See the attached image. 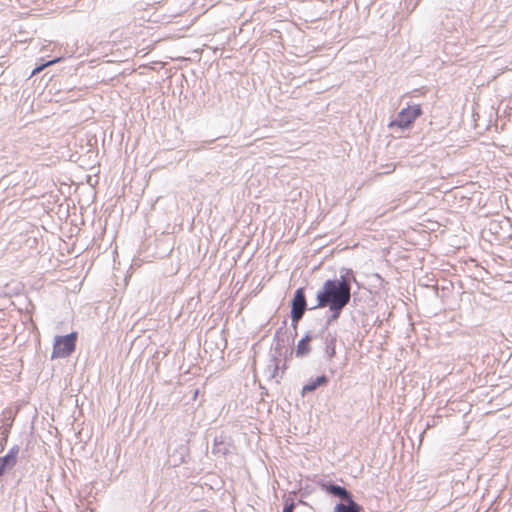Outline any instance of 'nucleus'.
I'll use <instances>...</instances> for the list:
<instances>
[{"label": "nucleus", "mask_w": 512, "mask_h": 512, "mask_svg": "<svg viewBox=\"0 0 512 512\" xmlns=\"http://www.w3.org/2000/svg\"><path fill=\"white\" fill-rule=\"evenodd\" d=\"M422 114L421 107L419 105L409 106L402 109L397 117L390 122L389 127H398L400 129H406L412 125V123Z\"/></svg>", "instance_id": "3"}, {"label": "nucleus", "mask_w": 512, "mask_h": 512, "mask_svg": "<svg viewBox=\"0 0 512 512\" xmlns=\"http://www.w3.org/2000/svg\"><path fill=\"white\" fill-rule=\"evenodd\" d=\"M328 383V378L325 375L318 376L314 380H310L306 385L302 388V396L306 395L307 393H311L315 391L320 386H325Z\"/></svg>", "instance_id": "9"}, {"label": "nucleus", "mask_w": 512, "mask_h": 512, "mask_svg": "<svg viewBox=\"0 0 512 512\" xmlns=\"http://www.w3.org/2000/svg\"><path fill=\"white\" fill-rule=\"evenodd\" d=\"M77 333L71 332L65 336H56L52 358H65L74 352L76 347Z\"/></svg>", "instance_id": "2"}, {"label": "nucleus", "mask_w": 512, "mask_h": 512, "mask_svg": "<svg viewBox=\"0 0 512 512\" xmlns=\"http://www.w3.org/2000/svg\"><path fill=\"white\" fill-rule=\"evenodd\" d=\"M321 488L328 494L340 498L343 502L352 498V494L346 488L334 483H322Z\"/></svg>", "instance_id": "5"}, {"label": "nucleus", "mask_w": 512, "mask_h": 512, "mask_svg": "<svg viewBox=\"0 0 512 512\" xmlns=\"http://www.w3.org/2000/svg\"><path fill=\"white\" fill-rule=\"evenodd\" d=\"M57 60H51L48 61L46 64L41 65L40 67H37L33 70L32 75H35L36 73L40 72L44 67L49 66L53 63H55Z\"/></svg>", "instance_id": "14"}, {"label": "nucleus", "mask_w": 512, "mask_h": 512, "mask_svg": "<svg viewBox=\"0 0 512 512\" xmlns=\"http://www.w3.org/2000/svg\"><path fill=\"white\" fill-rule=\"evenodd\" d=\"M313 339V336L310 335L309 333H307L297 344L296 346V350H295V355L296 357L298 358H303L305 356H307L310 351H311V347H310V341Z\"/></svg>", "instance_id": "7"}, {"label": "nucleus", "mask_w": 512, "mask_h": 512, "mask_svg": "<svg viewBox=\"0 0 512 512\" xmlns=\"http://www.w3.org/2000/svg\"><path fill=\"white\" fill-rule=\"evenodd\" d=\"M362 507L353 500V497L345 502L336 504L333 512H361Z\"/></svg>", "instance_id": "8"}, {"label": "nucleus", "mask_w": 512, "mask_h": 512, "mask_svg": "<svg viewBox=\"0 0 512 512\" xmlns=\"http://www.w3.org/2000/svg\"><path fill=\"white\" fill-rule=\"evenodd\" d=\"M229 452L227 444L224 443L223 440H219L218 438H215L214 445L212 448L213 454L218 455H226Z\"/></svg>", "instance_id": "10"}, {"label": "nucleus", "mask_w": 512, "mask_h": 512, "mask_svg": "<svg viewBox=\"0 0 512 512\" xmlns=\"http://www.w3.org/2000/svg\"><path fill=\"white\" fill-rule=\"evenodd\" d=\"M294 508H295V502L293 500H290V501L287 500L285 502L283 512H293Z\"/></svg>", "instance_id": "13"}, {"label": "nucleus", "mask_w": 512, "mask_h": 512, "mask_svg": "<svg viewBox=\"0 0 512 512\" xmlns=\"http://www.w3.org/2000/svg\"><path fill=\"white\" fill-rule=\"evenodd\" d=\"M18 452L19 448L14 446L7 455L0 457V476H2L7 469L12 468L16 464Z\"/></svg>", "instance_id": "6"}, {"label": "nucleus", "mask_w": 512, "mask_h": 512, "mask_svg": "<svg viewBox=\"0 0 512 512\" xmlns=\"http://www.w3.org/2000/svg\"><path fill=\"white\" fill-rule=\"evenodd\" d=\"M181 450L182 451L180 452L179 457L177 459L173 460L174 466L180 465L185 461L186 449L184 447H182Z\"/></svg>", "instance_id": "12"}, {"label": "nucleus", "mask_w": 512, "mask_h": 512, "mask_svg": "<svg viewBox=\"0 0 512 512\" xmlns=\"http://www.w3.org/2000/svg\"><path fill=\"white\" fill-rule=\"evenodd\" d=\"M340 279L326 280L322 289L317 293V305L310 309L329 307L331 315L327 318V325L336 321L351 299V281H356L353 271L345 269Z\"/></svg>", "instance_id": "1"}, {"label": "nucleus", "mask_w": 512, "mask_h": 512, "mask_svg": "<svg viewBox=\"0 0 512 512\" xmlns=\"http://www.w3.org/2000/svg\"><path fill=\"white\" fill-rule=\"evenodd\" d=\"M325 353L329 359L335 355V339H330L326 342Z\"/></svg>", "instance_id": "11"}, {"label": "nucleus", "mask_w": 512, "mask_h": 512, "mask_svg": "<svg viewBox=\"0 0 512 512\" xmlns=\"http://www.w3.org/2000/svg\"><path fill=\"white\" fill-rule=\"evenodd\" d=\"M307 309V301L304 288H298L291 300V321L294 329H296L299 321L302 319Z\"/></svg>", "instance_id": "4"}]
</instances>
